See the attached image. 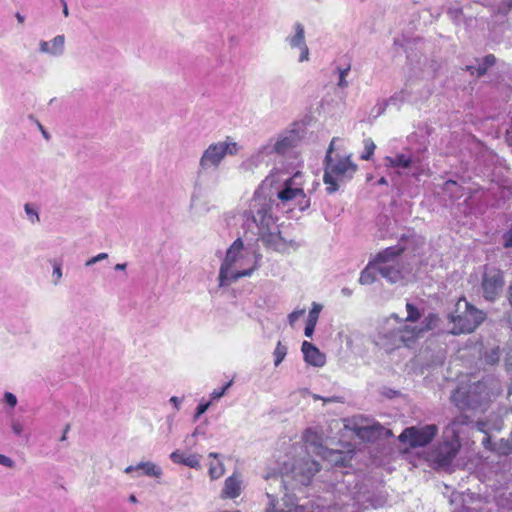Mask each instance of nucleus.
I'll return each mask as SVG.
<instances>
[{
    "label": "nucleus",
    "mask_w": 512,
    "mask_h": 512,
    "mask_svg": "<svg viewBox=\"0 0 512 512\" xmlns=\"http://www.w3.org/2000/svg\"><path fill=\"white\" fill-rule=\"evenodd\" d=\"M286 173L272 171L262 182L244 212V226L258 235L262 242L275 251L284 252L287 246L294 249L298 244L287 242L278 230L273 208L274 196L283 204L298 198L303 193L304 175L296 171L292 176L284 177Z\"/></svg>",
    "instance_id": "1"
},
{
    "label": "nucleus",
    "mask_w": 512,
    "mask_h": 512,
    "mask_svg": "<svg viewBox=\"0 0 512 512\" xmlns=\"http://www.w3.org/2000/svg\"><path fill=\"white\" fill-rule=\"evenodd\" d=\"M404 250L403 246L397 244L377 253L361 272L359 282L362 285H370L377 280L378 275L391 284L403 280L407 271L402 259Z\"/></svg>",
    "instance_id": "2"
},
{
    "label": "nucleus",
    "mask_w": 512,
    "mask_h": 512,
    "mask_svg": "<svg viewBox=\"0 0 512 512\" xmlns=\"http://www.w3.org/2000/svg\"><path fill=\"white\" fill-rule=\"evenodd\" d=\"M335 141V138L331 140L324 161L323 181L329 194L336 192L341 184L352 179L357 170V165L351 161L349 155L334 153Z\"/></svg>",
    "instance_id": "3"
},
{
    "label": "nucleus",
    "mask_w": 512,
    "mask_h": 512,
    "mask_svg": "<svg viewBox=\"0 0 512 512\" xmlns=\"http://www.w3.org/2000/svg\"><path fill=\"white\" fill-rule=\"evenodd\" d=\"M471 422L467 415L461 414L445 427L442 441L431 452V458L438 467L444 468L451 465L461 447L460 428L469 425Z\"/></svg>",
    "instance_id": "4"
},
{
    "label": "nucleus",
    "mask_w": 512,
    "mask_h": 512,
    "mask_svg": "<svg viewBox=\"0 0 512 512\" xmlns=\"http://www.w3.org/2000/svg\"><path fill=\"white\" fill-rule=\"evenodd\" d=\"M247 251L240 238L236 239L229 247L219 270L218 280L220 287L229 286L242 277L250 276L258 268L261 260L260 254H253V264L248 269H240L241 266L238 268L234 267L245 258L244 254H247Z\"/></svg>",
    "instance_id": "5"
},
{
    "label": "nucleus",
    "mask_w": 512,
    "mask_h": 512,
    "mask_svg": "<svg viewBox=\"0 0 512 512\" xmlns=\"http://www.w3.org/2000/svg\"><path fill=\"white\" fill-rule=\"evenodd\" d=\"M240 149V145L230 137L224 141L211 143L200 157L199 171L217 170L227 155H237Z\"/></svg>",
    "instance_id": "6"
},
{
    "label": "nucleus",
    "mask_w": 512,
    "mask_h": 512,
    "mask_svg": "<svg viewBox=\"0 0 512 512\" xmlns=\"http://www.w3.org/2000/svg\"><path fill=\"white\" fill-rule=\"evenodd\" d=\"M488 399L485 385L481 382L460 386L451 395V401L460 410H483Z\"/></svg>",
    "instance_id": "7"
},
{
    "label": "nucleus",
    "mask_w": 512,
    "mask_h": 512,
    "mask_svg": "<svg viewBox=\"0 0 512 512\" xmlns=\"http://www.w3.org/2000/svg\"><path fill=\"white\" fill-rule=\"evenodd\" d=\"M503 272L494 266L485 265L481 278V294L486 301L495 302L504 290Z\"/></svg>",
    "instance_id": "8"
},
{
    "label": "nucleus",
    "mask_w": 512,
    "mask_h": 512,
    "mask_svg": "<svg viewBox=\"0 0 512 512\" xmlns=\"http://www.w3.org/2000/svg\"><path fill=\"white\" fill-rule=\"evenodd\" d=\"M399 329V317L396 314H392L378 327L377 333L374 336V343L386 352L399 348Z\"/></svg>",
    "instance_id": "9"
},
{
    "label": "nucleus",
    "mask_w": 512,
    "mask_h": 512,
    "mask_svg": "<svg viewBox=\"0 0 512 512\" xmlns=\"http://www.w3.org/2000/svg\"><path fill=\"white\" fill-rule=\"evenodd\" d=\"M465 311L458 316L449 315L448 318L453 323L450 333L454 335L473 332L485 319V314L464 300Z\"/></svg>",
    "instance_id": "10"
},
{
    "label": "nucleus",
    "mask_w": 512,
    "mask_h": 512,
    "mask_svg": "<svg viewBox=\"0 0 512 512\" xmlns=\"http://www.w3.org/2000/svg\"><path fill=\"white\" fill-rule=\"evenodd\" d=\"M438 431L436 424L410 426L402 431L398 439L401 443L408 444L411 448L425 447L432 442Z\"/></svg>",
    "instance_id": "11"
},
{
    "label": "nucleus",
    "mask_w": 512,
    "mask_h": 512,
    "mask_svg": "<svg viewBox=\"0 0 512 512\" xmlns=\"http://www.w3.org/2000/svg\"><path fill=\"white\" fill-rule=\"evenodd\" d=\"M300 131L289 129L279 133L276 137L270 138L266 144L273 154L284 156L290 153L301 141Z\"/></svg>",
    "instance_id": "12"
},
{
    "label": "nucleus",
    "mask_w": 512,
    "mask_h": 512,
    "mask_svg": "<svg viewBox=\"0 0 512 512\" xmlns=\"http://www.w3.org/2000/svg\"><path fill=\"white\" fill-rule=\"evenodd\" d=\"M285 42L292 50L299 51V63L309 61L310 51L305 39V27L302 23H294L292 32L285 38Z\"/></svg>",
    "instance_id": "13"
},
{
    "label": "nucleus",
    "mask_w": 512,
    "mask_h": 512,
    "mask_svg": "<svg viewBox=\"0 0 512 512\" xmlns=\"http://www.w3.org/2000/svg\"><path fill=\"white\" fill-rule=\"evenodd\" d=\"M272 156L267 144L261 145L256 151H254L249 157L241 162L239 165V171L241 173H255L263 165H268Z\"/></svg>",
    "instance_id": "14"
},
{
    "label": "nucleus",
    "mask_w": 512,
    "mask_h": 512,
    "mask_svg": "<svg viewBox=\"0 0 512 512\" xmlns=\"http://www.w3.org/2000/svg\"><path fill=\"white\" fill-rule=\"evenodd\" d=\"M319 470L320 465L317 461L305 458L294 464L292 472L300 484L308 485Z\"/></svg>",
    "instance_id": "15"
},
{
    "label": "nucleus",
    "mask_w": 512,
    "mask_h": 512,
    "mask_svg": "<svg viewBox=\"0 0 512 512\" xmlns=\"http://www.w3.org/2000/svg\"><path fill=\"white\" fill-rule=\"evenodd\" d=\"M385 166L391 167V168H398L399 170L402 169L404 171H407L406 173L409 174V172L412 169H415V171L412 172V175H416V159L412 155L410 151L401 152L396 154L395 156H387L384 159Z\"/></svg>",
    "instance_id": "16"
},
{
    "label": "nucleus",
    "mask_w": 512,
    "mask_h": 512,
    "mask_svg": "<svg viewBox=\"0 0 512 512\" xmlns=\"http://www.w3.org/2000/svg\"><path fill=\"white\" fill-rule=\"evenodd\" d=\"M124 473H135L133 477H140L141 475H145L157 479L163 475L162 468L151 461H141L136 465L127 466L124 469Z\"/></svg>",
    "instance_id": "17"
},
{
    "label": "nucleus",
    "mask_w": 512,
    "mask_h": 512,
    "mask_svg": "<svg viewBox=\"0 0 512 512\" xmlns=\"http://www.w3.org/2000/svg\"><path fill=\"white\" fill-rule=\"evenodd\" d=\"M65 50V36L57 35L50 41L41 40L39 42V52L52 56H62Z\"/></svg>",
    "instance_id": "18"
},
{
    "label": "nucleus",
    "mask_w": 512,
    "mask_h": 512,
    "mask_svg": "<svg viewBox=\"0 0 512 512\" xmlns=\"http://www.w3.org/2000/svg\"><path fill=\"white\" fill-rule=\"evenodd\" d=\"M304 360L309 365L314 367H322L326 363L325 355L320 350L308 341H304L301 347Z\"/></svg>",
    "instance_id": "19"
},
{
    "label": "nucleus",
    "mask_w": 512,
    "mask_h": 512,
    "mask_svg": "<svg viewBox=\"0 0 512 512\" xmlns=\"http://www.w3.org/2000/svg\"><path fill=\"white\" fill-rule=\"evenodd\" d=\"M399 340L400 347H410L418 337H420L421 329L418 326H412L407 324L405 321L399 319Z\"/></svg>",
    "instance_id": "20"
},
{
    "label": "nucleus",
    "mask_w": 512,
    "mask_h": 512,
    "mask_svg": "<svg viewBox=\"0 0 512 512\" xmlns=\"http://www.w3.org/2000/svg\"><path fill=\"white\" fill-rule=\"evenodd\" d=\"M170 459L175 464L185 465L193 469H199L201 456L196 454L185 455L179 450H175L170 454Z\"/></svg>",
    "instance_id": "21"
},
{
    "label": "nucleus",
    "mask_w": 512,
    "mask_h": 512,
    "mask_svg": "<svg viewBox=\"0 0 512 512\" xmlns=\"http://www.w3.org/2000/svg\"><path fill=\"white\" fill-rule=\"evenodd\" d=\"M477 61V66L468 65L466 66V70L469 71L472 75L476 74L477 77H482L487 73L490 67L495 65L496 57L493 54H488Z\"/></svg>",
    "instance_id": "22"
},
{
    "label": "nucleus",
    "mask_w": 512,
    "mask_h": 512,
    "mask_svg": "<svg viewBox=\"0 0 512 512\" xmlns=\"http://www.w3.org/2000/svg\"><path fill=\"white\" fill-rule=\"evenodd\" d=\"M412 99V87L410 84H405L404 88L400 91L395 92L392 96H390L387 100L390 106H394L397 109L406 101H410Z\"/></svg>",
    "instance_id": "23"
},
{
    "label": "nucleus",
    "mask_w": 512,
    "mask_h": 512,
    "mask_svg": "<svg viewBox=\"0 0 512 512\" xmlns=\"http://www.w3.org/2000/svg\"><path fill=\"white\" fill-rule=\"evenodd\" d=\"M240 481L235 476H230L225 480L223 495L227 498H236L240 495Z\"/></svg>",
    "instance_id": "24"
},
{
    "label": "nucleus",
    "mask_w": 512,
    "mask_h": 512,
    "mask_svg": "<svg viewBox=\"0 0 512 512\" xmlns=\"http://www.w3.org/2000/svg\"><path fill=\"white\" fill-rule=\"evenodd\" d=\"M440 319L437 314L429 313L421 322L419 329H421V333H424L429 330H433L438 326Z\"/></svg>",
    "instance_id": "25"
},
{
    "label": "nucleus",
    "mask_w": 512,
    "mask_h": 512,
    "mask_svg": "<svg viewBox=\"0 0 512 512\" xmlns=\"http://www.w3.org/2000/svg\"><path fill=\"white\" fill-rule=\"evenodd\" d=\"M364 151L361 153L360 158L362 160H370L374 151L376 149V145L371 138H366L363 140Z\"/></svg>",
    "instance_id": "26"
},
{
    "label": "nucleus",
    "mask_w": 512,
    "mask_h": 512,
    "mask_svg": "<svg viewBox=\"0 0 512 512\" xmlns=\"http://www.w3.org/2000/svg\"><path fill=\"white\" fill-rule=\"evenodd\" d=\"M287 355V347L283 345L280 341L277 343L276 348L274 350V365L277 367L284 360Z\"/></svg>",
    "instance_id": "27"
},
{
    "label": "nucleus",
    "mask_w": 512,
    "mask_h": 512,
    "mask_svg": "<svg viewBox=\"0 0 512 512\" xmlns=\"http://www.w3.org/2000/svg\"><path fill=\"white\" fill-rule=\"evenodd\" d=\"M368 432H369L371 435H377V436H380V435H382L383 433H385V434L390 433V431H389V430L385 429L384 427H382V426H381V425H379V424H377V425H376V424H374V425H372V426H370V427L361 428V429L359 430V433L361 434V436H362V437H364V436H365V433H368Z\"/></svg>",
    "instance_id": "28"
},
{
    "label": "nucleus",
    "mask_w": 512,
    "mask_h": 512,
    "mask_svg": "<svg viewBox=\"0 0 512 512\" xmlns=\"http://www.w3.org/2000/svg\"><path fill=\"white\" fill-rule=\"evenodd\" d=\"M407 317L405 322H416L421 318V313L419 309L414 306L412 303L407 302L406 304Z\"/></svg>",
    "instance_id": "29"
},
{
    "label": "nucleus",
    "mask_w": 512,
    "mask_h": 512,
    "mask_svg": "<svg viewBox=\"0 0 512 512\" xmlns=\"http://www.w3.org/2000/svg\"><path fill=\"white\" fill-rule=\"evenodd\" d=\"M50 263L53 266V272H52L53 283L55 285H57L60 282V280L62 279V263L56 259L51 260Z\"/></svg>",
    "instance_id": "30"
},
{
    "label": "nucleus",
    "mask_w": 512,
    "mask_h": 512,
    "mask_svg": "<svg viewBox=\"0 0 512 512\" xmlns=\"http://www.w3.org/2000/svg\"><path fill=\"white\" fill-rule=\"evenodd\" d=\"M24 210H25L28 220L32 224H35L40 221L39 213L33 205L26 203L24 206Z\"/></svg>",
    "instance_id": "31"
},
{
    "label": "nucleus",
    "mask_w": 512,
    "mask_h": 512,
    "mask_svg": "<svg viewBox=\"0 0 512 512\" xmlns=\"http://www.w3.org/2000/svg\"><path fill=\"white\" fill-rule=\"evenodd\" d=\"M322 310V305L316 302L312 303V308L309 311L307 322L317 324L319 314Z\"/></svg>",
    "instance_id": "32"
},
{
    "label": "nucleus",
    "mask_w": 512,
    "mask_h": 512,
    "mask_svg": "<svg viewBox=\"0 0 512 512\" xmlns=\"http://www.w3.org/2000/svg\"><path fill=\"white\" fill-rule=\"evenodd\" d=\"M350 71V65H348L346 68H337V72L339 75V80L337 83V86L340 88H346L348 87V81L346 80V77Z\"/></svg>",
    "instance_id": "33"
},
{
    "label": "nucleus",
    "mask_w": 512,
    "mask_h": 512,
    "mask_svg": "<svg viewBox=\"0 0 512 512\" xmlns=\"http://www.w3.org/2000/svg\"><path fill=\"white\" fill-rule=\"evenodd\" d=\"M447 14H448L449 18L456 24H459L462 21L463 10L460 7L449 8L447 11Z\"/></svg>",
    "instance_id": "34"
},
{
    "label": "nucleus",
    "mask_w": 512,
    "mask_h": 512,
    "mask_svg": "<svg viewBox=\"0 0 512 512\" xmlns=\"http://www.w3.org/2000/svg\"><path fill=\"white\" fill-rule=\"evenodd\" d=\"M224 474V467L221 462L211 464L209 468V475L212 479H218Z\"/></svg>",
    "instance_id": "35"
},
{
    "label": "nucleus",
    "mask_w": 512,
    "mask_h": 512,
    "mask_svg": "<svg viewBox=\"0 0 512 512\" xmlns=\"http://www.w3.org/2000/svg\"><path fill=\"white\" fill-rule=\"evenodd\" d=\"M253 254H256L255 252L247 251V254H244V259L240 262H238L234 267L238 268L241 266L240 269H248L249 266L253 264Z\"/></svg>",
    "instance_id": "36"
},
{
    "label": "nucleus",
    "mask_w": 512,
    "mask_h": 512,
    "mask_svg": "<svg viewBox=\"0 0 512 512\" xmlns=\"http://www.w3.org/2000/svg\"><path fill=\"white\" fill-rule=\"evenodd\" d=\"M232 383L233 381H229L228 383H226L222 388L220 389H214L211 393V399L212 400H218L220 399L222 396H224V394L226 393V391L228 390V388H230L232 386Z\"/></svg>",
    "instance_id": "37"
},
{
    "label": "nucleus",
    "mask_w": 512,
    "mask_h": 512,
    "mask_svg": "<svg viewBox=\"0 0 512 512\" xmlns=\"http://www.w3.org/2000/svg\"><path fill=\"white\" fill-rule=\"evenodd\" d=\"M296 199L297 205L301 211H305L310 207V198H308L304 192L302 194H299L298 198Z\"/></svg>",
    "instance_id": "38"
},
{
    "label": "nucleus",
    "mask_w": 512,
    "mask_h": 512,
    "mask_svg": "<svg viewBox=\"0 0 512 512\" xmlns=\"http://www.w3.org/2000/svg\"><path fill=\"white\" fill-rule=\"evenodd\" d=\"M3 402L7 404L10 408H14L17 405L18 400L13 393L5 392L3 395Z\"/></svg>",
    "instance_id": "39"
},
{
    "label": "nucleus",
    "mask_w": 512,
    "mask_h": 512,
    "mask_svg": "<svg viewBox=\"0 0 512 512\" xmlns=\"http://www.w3.org/2000/svg\"><path fill=\"white\" fill-rule=\"evenodd\" d=\"M485 360L489 364H494L499 360V349H492L490 353L485 355Z\"/></svg>",
    "instance_id": "40"
},
{
    "label": "nucleus",
    "mask_w": 512,
    "mask_h": 512,
    "mask_svg": "<svg viewBox=\"0 0 512 512\" xmlns=\"http://www.w3.org/2000/svg\"><path fill=\"white\" fill-rule=\"evenodd\" d=\"M388 106H390V104H389V102H388V100H387V99H386V100H383V101H381V102H378V103L375 105V107H374V111L376 112V116H380V115H382V114L385 112V110H386V108H387Z\"/></svg>",
    "instance_id": "41"
},
{
    "label": "nucleus",
    "mask_w": 512,
    "mask_h": 512,
    "mask_svg": "<svg viewBox=\"0 0 512 512\" xmlns=\"http://www.w3.org/2000/svg\"><path fill=\"white\" fill-rule=\"evenodd\" d=\"M210 404V402L200 403L196 408L194 419L197 420L202 414H204L210 407Z\"/></svg>",
    "instance_id": "42"
},
{
    "label": "nucleus",
    "mask_w": 512,
    "mask_h": 512,
    "mask_svg": "<svg viewBox=\"0 0 512 512\" xmlns=\"http://www.w3.org/2000/svg\"><path fill=\"white\" fill-rule=\"evenodd\" d=\"M11 429L15 435L20 436L23 432V425L20 421L13 420L11 423Z\"/></svg>",
    "instance_id": "43"
},
{
    "label": "nucleus",
    "mask_w": 512,
    "mask_h": 512,
    "mask_svg": "<svg viewBox=\"0 0 512 512\" xmlns=\"http://www.w3.org/2000/svg\"><path fill=\"white\" fill-rule=\"evenodd\" d=\"M0 465L7 467V468H13L15 465V462L10 457L0 454Z\"/></svg>",
    "instance_id": "44"
},
{
    "label": "nucleus",
    "mask_w": 512,
    "mask_h": 512,
    "mask_svg": "<svg viewBox=\"0 0 512 512\" xmlns=\"http://www.w3.org/2000/svg\"><path fill=\"white\" fill-rule=\"evenodd\" d=\"M169 402L174 406L175 410H179L181 407V404L183 402V398L172 396L169 400Z\"/></svg>",
    "instance_id": "45"
},
{
    "label": "nucleus",
    "mask_w": 512,
    "mask_h": 512,
    "mask_svg": "<svg viewBox=\"0 0 512 512\" xmlns=\"http://www.w3.org/2000/svg\"><path fill=\"white\" fill-rule=\"evenodd\" d=\"M315 324L313 323H309V322H306V326H305V329H304V334L306 337H312L313 333H314V330H315Z\"/></svg>",
    "instance_id": "46"
},
{
    "label": "nucleus",
    "mask_w": 512,
    "mask_h": 512,
    "mask_svg": "<svg viewBox=\"0 0 512 512\" xmlns=\"http://www.w3.org/2000/svg\"><path fill=\"white\" fill-rule=\"evenodd\" d=\"M304 312H305L304 310H299V311H293L292 313H290L288 316L290 324H293L300 316H302L304 314Z\"/></svg>",
    "instance_id": "47"
},
{
    "label": "nucleus",
    "mask_w": 512,
    "mask_h": 512,
    "mask_svg": "<svg viewBox=\"0 0 512 512\" xmlns=\"http://www.w3.org/2000/svg\"><path fill=\"white\" fill-rule=\"evenodd\" d=\"M267 512H306L303 507H296L293 511L276 510L274 505H271Z\"/></svg>",
    "instance_id": "48"
},
{
    "label": "nucleus",
    "mask_w": 512,
    "mask_h": 512,
    "mask_svg": "<svg viewBox=\"0 0 512 512\" xmlns=\"http://www.w3.org/2000/svg\"><path fill=\"white\" fill-rule=\"evenodd\" d=\"M482 445L489 450H494L495 448L492 446L491 438L488 435H485L482 439Z\"/></svg>",
    "instance_id": "49"
},
{
    "label": "nucleus",
    "mask_w": 512,
    "mask_h": 512,
    "mask_svg": "<svg viewBox=\"0 0 512 512\" xmlns=\"http://www.w3.org/2000/svg\"><path fill=\"white\" fill-rule=\"evenodd\" d=\"M313 398L318 400V399H322L324 402H337L338 401V397H330V398H322L321 396L319 395H313Z\"/></svg>",
    "instance_id": "50"
},
{
    "label": "nucleus",
    "mask_w": 512,
    "mask_h": 512,
    "mask_svg": "<svg viewBox=\"0 0 512 512\" xmlns=\"http://www.w3.org/2000/svg\"><path fill=\"white\" fill-rule=\"evenodd\" d=\"M503 501H505L506 506L508 507V509L510 511H512V493H509V495L507 497H505L503 499Z\"/></svg>",
    "instance_id": "51"
},
{
    "label": "nucleus",
    "mask_w": 512,
    "mask_h": 512,
    "mask_svg": "<svg viewBox=\"0 0 512 512\" xmlns=\"http://www.w3.org/2000/svg\"><path fill=\"white\" fill-rule=\"evenodd\" d=\"M98 263V259L96 256H93L91 257L90 259H88L86 262H85V266L86 267H91L93 266L94 264Z\"/></svg>",
    "instance_id": "52"
},
{
    "label": "nucleus",
    "mask_w": 512,
    "mask_h": 512,
    "mask_svg": "<svg viewBox=\"0 0 512 512\" xmlns=\"http://www.w3.org/2000/svg\"><path fill=\"white\" fill-rule=\"evenodd\" d=\"M127 267V264L126 263H118L114 266V269L116 271H122V270H125Z\"/></svg>",
    "instance_id": "53"
},
{
    "label": "nucleus",
    "mask_w": 512,
    "mask_h": 512,
    "mask_svg": "<svg viewBox=\"0 0 512 512\" xmlns=\"http://www.w3.org/2000/svg\"><path fill=\"white\" fill-rule=\"evenodd\" d=\"M69 430H70V424H67V425L65 426V428H64L63 435H62V437L60 438V440H61V441H65V440H66V438H67V436H66V435H67V433H68V431H69Z\"/></svg>",
    "instance_id": "54"
},
{
    "label": "nucleus",
    "mask_w": 512,
    "mask_h": 512,
    "mask_svg": "<svg viewBox=\"0 0 512 512\" xmlns=\"http://www.w3.org/2000/svg\"><path fill=\"white\" fill-rule=\"evenodd\" d=\"M97 259H98V262L102 261V260H105L108 258V254L107 253H99L98 255H96Z\"/></svg>",
    "instance_id": "55"
},
{
    "label": "nucleus",
    "mask_w": 512,
    "mask_h": 512,
    "mask_svg": "<svg viewBox=\"0 0 512 512\" xmlns=\"http://www.w3.org/2000/svg\"><path fill=\"white\" fill-rule=\"evenodd\" d=\"M457 185V183L455 181H452V180H448L446 183H445V188L448 190L450 188V186H455Z\"/></svg>",
    "instance_id": "56"
},
{
    "label": "nucleus",
    "mask_w": 512,
    "mask_h": 512,
    "mask_svg": "<svg viewBox=\"0 0 512 512\" xmlns=\"http://www.w3.org/2000/svg\"><path fill=\"white\" fill-rule=\"evenodd\" d=\"M377 184L378 185H387L388 182H387V179L385 177H381L378 181H377Z\"/></svg>",
    "instance_id": "57"
},
{
    "label": "nucleus",
    "mask_w": 512,
    "mask_h": 512,
    "mask_svg": "<svg viewBox=\"0 0 512 512\" xmlns=\"http://www.w3.org/2000/svg\"><path fill=\"white\" fill-rule=\"evenodd\" d=\"M341 292L346 296H350L352 294V291L349 288H343Z\"/></svg>",
    "instance_id": "58"
},
{
    "label": "nucleus",
    "mask_w": 512,
    "mask_h": 512,
    "mask_svg": "<svg viewBox=\"0 0 512 512\" xmlns=\"http://www.w3.org/2000/svg\"><path fill=\"white\" fill-rule=\"evenodd\" d=\"M129 501H130L131 503H136V502H137V498H136V496H135L134 494H131V495L129 496Z\"/></svg>",
    "instance_id": "59"
},
{
    "label": "nucleus",
    "mask_w": 512,
    "mask_h": 512,
    "mask_svg": "<svg viewBox=\"0 0 512 512\" xmlns=\"http://www.w3.org/2000/svg\"><path fill=\"white\" fill-rule=\"evenodd\" d=\"M63 4H64L63 14L67 17V16H68V14H69V12H68V7H67V5H66V3H65V2H63Z\"/></svg>",
    "instance_id": "60"
},
{
    "label": "nucleus",
    "mask_w": 512,
    "mask_h": 512,
    "mask_svg": "<svg viewBox=\"0 0 512 512\" xmlns=\"http://www.w3.org/2000/svg\"><path fill=\"white\" fill-rule=\"evenodd\" d=\"M509 302L512 305V285L509 288Z\"/></svg>",
    "instance_id": "61"
},
{
    "label": "nucleus",
    "mask_w": 512,
    "mask_h": 512,
    "mask_svg": "<svg viewBox=\"0 0 512 512\" xmlns=\"http://www.w3.org/2000/svg\"><path fill=\"white\" fill-rule=\"evenodd\" d=\"M17 19H18L19 22H23L24 21L23 16H21L20 14H17Z\"/></svg>",
    "instance_id": "62"
},
{
    "label": "nucleus",
    "mask_w": 512,
    "mask_h": 512,
    "mask_svg": "<svg viewBox=\"0 0 512 512\" xmlns=\"http://www.w3.org/2000/svg\"><path fill=\"white\" fill-rule=\"evenodd\" d=\"M209 457H214V458H216V457H218V454H217V453H214V452H211V453L209 454Z\"/></svg>",
    "instance_id": "63"
},
{
    "label": "nucleus",
    "mask_w": 512,
    "mask_h": 512,
    "mask_svg": "<svg viewBox=\"0 0 512 512\" xmlns=\"http://www.w3.org/2000/svg\"><path fill=\"white\" fill-rule=\"evenodd\" d=\"M42 134H43V136H44L46 139H48V133H47L45 130H43V129H42Z\"/></svg>",
    "instance_id": "64"
}]
</instances>
